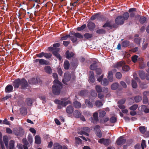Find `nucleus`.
<instances>
[{
  "label": "nucleus",
  "instance_id": "64",
  "mask_svg": "<svg viewBox=\"0 0 149 149\" xmlns=\"http://www.w3.org/2000/svg\"><path fill=\"white\" fill-rule=\"evenodd\" d=\"M63 101L59 100L58 99H56L54 100V102L55 104H58V105H62Z\"/></svg>",
  "mask_w": 149,
  "mask_h": 149
},
{
  "label": "nucleus",
  "instance_id": "28",
  "mask_svg": "<svg viewBox=\"0 0 149 149\" xmlns=\"http://www.w3.org/2000/svg\"><path fill=\"white\" fill-rule=\"evenodd\" d=\"M73 115L75 117L79 118L81 116V113L78 110H76L73 112Z\"/></svg>",
  "mask_w": 149,
  "mask_h": 149
},
{
  "label": "nucleus",
  "instance_id": "47",
  "mask_svg": "<svg viewBox=\"0 0 149 149\" xmlns=\"http://www.w3.org/2000/svg\"><path fill=\"white\" fill-rule=\"evenodd\" d=\"M106 113L104 111H100L99 113V116L100 118H103L105 115Z\"/></svg>",
  "mask_w": 149,
  "mask_h": 149
},
{
  "label": "nucleus",
  "instance_id": "10",
  "mask_svg": "<svg viewBox=\"0 0 149 149\" xmlns=\"http://www.w3.org/2000/svg\"><path fill=\"white\" fill-rule=\"evenodd\" d=\"M35 62H39L40 65H48L50 64V62L48 61L43 59H37L33 60Z\"/></svg>",
  "mask_w": 149,
  "mask_h": 149
},
{
  "label": "nucleus",
  "instance_id": "53",
  "mask_svg": "<svg viewBox=\"0 0 149 149\" xmlns=\"http://www.w3.org/2000/svg\"><path fill=\"white\" fill-rule=\"evenodd\" d=\"M97 67L96 63H93L90 65V68L91 70H93L96 69Z\"/></svg>",
  "mask_w": 149,
  "mask_h": 149
},
{
  "label": "nucleus",
  "instance_id": "25",
  "mask_svg": "<svg viewBox=\"0 0 149 149\" xmlns=\"http://www.w3.org/2000/svg\"><path fill=\"white\" fill-rule=\"evenodd\" d=\"M72 105L74 107L77 109L81 107V103L77 101L74 102L72 103Z\"/></svg>",
  "mask_w": 149,
  "mask_h": 149
},
{
  "label": "nucleus",
  "instance_id": "24",
  "mask_svg": "<svg viewBox=\"0 0 149 149\" xmlns=\"http://www.w3.org/2000/svg\"><path fill=\"white\" fill-rule=\"evenodd\" d=\"M136 17L138 18L140 17L139 19V22L141 24H143L144 23L146 20V18L144 17H141L139 15H136Z\"/></svg>",
  "mask_w": 149,
  "mask_h": 149
},
{
  "label": "nucleus",
  "instance_id": "39",
  "mask_svg": "<svg viewBox=\"0 0 149 149\" xmlns=\"http://www.w3.org/2000/svg\"><path fill=\"white\" fill-rule=\"evenodd\" d=\"M119 85L118 83H115L113 84L111 86V88L112 90H115L118 87Z\"/></svg>",
  "mask_w": 149,
  "mask_h": 149
},
{
  "label": "nucleus",
  "instance_id": "49",
  "mask_svg": "<svg viewBox=\"0 0 149 149\" xmlns=\"http://www.w3.org/2000/svg\"><path fill=\"white\" fill-rule=\"evenodd\" d=\"M75 143L76 145H79L82 143V140L79 138L77 137H75Z\"/></svg>",
  "mask_w": 149,
  "mask_h": 149
},
{
  "label": "nucleus",
  "instance_id": "55",
  "mask_svg": "<svg viewBox=\"0 0 149 149\" xmlns=\"http://www.w3.org/2000/svg\"><path fill=\"white\" fill-rule=\"evenodd\" d=\"M86 24H84L81 27H77V30L79 31H82L86 28Z\"/></svg>",
  "mask_w": 149,
  "mask_h": 149
},
{
  "label": "nucleus",
  "instance_id": "48",
  "mask_svg": "<svg viewBox=\"0 0 149 149\" xmlns=\"http://www.w3.org/2000/svg\"><path fill=\"white\" fill-rule=\"evenodd\" d=\"M84 36L86 38L88 39L93 37V35L92 34L86 33L84 35Z\"/></svg>",
  "mask_w": 149,
  "mask_h": 149
},
{
  "label": "nucleus",
  "instance_id": "43",
  "mask_svg": "<svg viewBox=\"0 0 149 149\" xmlns=\"http://www.w3.org/2000/svg\"><path fill=\"white\" fill-rule=\"evenodd\" d=\"M15 142L13 140L10 141L9 145V149H14V147Z\"/></svg>",
  "mask_w": 149,
  "mask_h": 149
},
{
  "label": "nucleus",
  "instance_id": "18",
  "mask_svg": "<svg viewBox=\"0 0 149 149\" xmlns=\"http://www.w3.org/2000/svg\"><path fill=\"white\" fill-rule=\"evenodd\" d=\"M13 87L11 85L8 84L6 87L5 89V92L6 93H11L13 92Z\"/></svg>",
  "mask_w": 149,
  "mask_h": 149
},
{
  "label": "nucleus",
  "instance_id": "15",
  "mask_svg": "<svg viewBox=\"0 0 149 149\" xmlns=\"http://www.w3.org/2000/svg\"><path fill=\"white\" fill-rule=\"evenodd\" d=\"M75 55V54L73 52H70L69 50L67 51L65 53V57L68 59L73 57Z\"/></svg>",
  "mask_w": 149,
  "mask_h": 149
},
{
  "label": "nucleus",
  "instance_id": "45",
  "mask_svg": "<svg viewBox=\"0 0 149 149\" xmlns=\"http://www.w3.org/2000/svg\"><path fill=\"white\" fill-rule=\"evenodd\" d=\"M138 105L137 104H135L129 108V109L130 110L134 111H135L137 108Z\"/></svg>",
  "mask_w": 149,
  "mask_h": 149
},
{
  "label": "nucleus",
  "instance_id": "61",
  "mask_svg": "<svg viewBox=\"0 0 149 149\" xmlns=\"http://www.w3.org/2000/svg\"><path fill=\"white\" fill-rule=\"evenodd\" d=\"M52 54L50 53H44V57L47 58L49 59L51 58Z\"/></svg>",
  "mask_w": 149,
  "mask_h": 149
},
{
  "label": "nucleus",
  "instance_id": "32",
  "mask_svg": "<svg viewBox=\"0 0 149 149\" xmlns=\"http://www.w3.org/2000/svg\"><path fill=\"white\" fill-rule=\"evenodd\" d=\"M138 56L137 55H134L132 57V61L135 63L137 61H138L139 60L142 61L143 59L142 58H139L138 59Z\"/></svg>",
  "mask_w": 149,
  "mask_h": 149
},
{
  "label": "nucleus",
  "instance_id": "46",
  "mask_svg": "<svg viewBox=\"0 0 149 149\" xmlns=\"http://www.w3.org/2000/svg\"><path fill=\"white\" fill-rule=\"evenodd\" d=\"M95 105L97 107H99L103 105L102 102L99 100H96L95 102Z\"/></svg>",
  "mask_w": 149,
  "mask_h": 149
},
{
  "label": "nucleus",
  "instance_id": "19",
  "mask_svg": "<svg viewBox=\"0 0 149 149\" xmlns=\"http://www.w3.org/2000/svg\"><path fill=\"white\" fill-rule=\"evenodd\" d=\"M78 63V59L75 58H72V62L70 63L71 64L73 67H76Z\"/></svg>",
  "mask_w": 149,
  "mask_h": 149
},
{
  "label": "nucleus",
  "instance_id": "60",
  "mask_svg": "<svg viewBox=\"0 0 149 149\" xmlns=\"http://www.w3.org/2000/svg\"><path fill=\"white\" fill-rule=\"evenodd\" d=\"M116 76L117 79H120L122 78V74L121 72H118L116 74Z\"/></svg>",
  "mask_w": 149,
  "mask_h": 149
},
{
  "label": "nucleus",
  "instance_id": "2",
  "mask_svg": "<svg viewBox=\"0 0 149 149\" xmlns=\"http://www.w3.org/2000/svg\"><path fill=\"white\" fill-rule=\"evenodd\" d=\"M70 36V40L73 43L77 42V38L81 39L83 38V36L79 33H75L73 31H70L69 33Z\"/></svg>",
  "mask_w": 149,
  "mask_h": 149
},
{
  "label": "nucleus",
  "instance_id": "22",
  "mask_svg": "<svg viewBox=\"0 0 149 149\" xmlns=\"http://www.w3.org/2000/svg\"><path fill=\"white\" fill-rule=\"evenodd\" d=\"M44 70L47 73L50 74L52 73V69L50 66H46L44 68Z\"/></svg>",
  "mask_w": 149,
  "mask_h": 149
},
{
  "label": "nucleus",
  "instance_id": "14",
  "mask_svg": "<svg viewBox=\"0 0 149 149\" xmlns=\"http://www.w3.org/2000/svg\"><path fill=\"white\" fill-rule=\"evenodd\" d=\"M71 77V75L68 72L65 73L64 75V79L63 80V83L65 84L64 81L67 82L69 81Z\"/></svg>",
  "mask_w": 149,
  "mask_h": 149
},
{
  "label": "nucleus",
  "instance_id": "16",
  "mask_svg": "<svg viewBox=\"0 0 149 149\" xmlns=\"http://www.w3.org/2000/svg\"><path fill=\"white\" fill-rule=\"evenodd\" d=\"M20 79H15L13 82V85L15 88H18L20 85Z\"/></svg>",
  "mask_w": 149,
  "mask_h": 149
},
{
  "label": "nucleus",
  "instance_id": "1",
  "mask_svg": "<svg viewBox=\"0 0 149 149\" xmlns=\"http://www.w3.org/2000/svg\"><path fill=\"white\" fill-rule=\"evenodd\" d=\"M63 88V84L58 80H54L53 81V85L52 86V92L55 95H59Z\"/></svg>",
  "mask_w": 149,
  "mask_h": 149
},
{
  "label": "nucleus",
  "instance_id": "57",
  "mask_svg": "<svg viewBox=\"0 0 149 149\" xmlns=\"http://www.w3.org/2000/svg\"><path fill=\"white\" fill-rule=\"evenodd\" d=\"M126 101L125 98H123L118 101L117 103L118 104L122 105L124 104Z\"/></svg>",
  "mask_w": 149,
  "mask_h": 149
},
{
  "label": "nucleus",
  "instance_id": "27",
  "mask_svg": "<svg viewBox=\"0 0 149 149\" xmlns=\"http://www.w3.org/2000/svg\"><path fill=\"white\" fill-rule=\"evenodd\" d=\"M130 41L127 40L123 41L121 43L122 47H127L130 45Z\"/></svg>",
  "mask_w": 149,
  "mask_h": 149
},
{
  "label": "nucleus",
  "instance_id": "26",
  "mask_svg": "<svg viewBox=\"0 0 149 149\" xmlns=\"http://www.w3.org/2000/svg\"><path fill=\"white\" fill-rule=\"evenodd\" d=\"M29 83L31 84H36L38 82V80L37 78H32L29 81Z\"/></svg>",
  "mask_w": 149,
  "mask_h": 149
},
{
  "label": "nucleus",
  "instance_id": "51",
  "mask_svg": "<svg viewBox=\"0 0 149 149\" xmlns=\"http://www.w3.org/2000/svg\"><path fill=\"white\" fill-rule=\"evenodd\" d=\"M139 130L142 134H144L146 132L145 127L144 126H140L139 128Z\"/></svg>",
  "mask_w": 149,
  "mask_h": 149
},
{
  "label": "nucleus",
  "instance_id": "9",
  "mask_svg": "<svg viewBox=\"0 0 149 149\" xmlns=\"http://www.w3.org/2000/svg\"><path fill=\"white\" fill-rule=\"evenodd\" d=\"M126 141V139L124 138L123 136H120L117 140L116 143L117 145L121 146L124 144Z\"/></svg>",
  "mask_w": 149,
  "mask_h": 149
},
{
  "label": "nucleus",
  "instance_id": "5",
  "mask_svg": "<svg viewBox=\"0 0 149 149\" xmlns=\"http://www.w3.org/2000/svg\"><path fill=\"white\" fill-rule=\"evenodd\" d=\"M24 132V129L21 127H19L18 128H14L13 131L14 134L20 137H22L23 136Z\"/></svg>",
  "mask_w": 149,
  "mask_h": 149
},
{
  "label": "nucleus",
  "instance_id": "37",
  "mask_svg": "<svg viewBox=\"0 0 149 149\" xmlns=\"http://www.w3.org/2000/svg\"><path fill=\"white\" fill-rule=\"evenodd\" d=\"M111 22L107 21L103 25V27H108L111 29Z\"/></svg>",
  "mask_w": 149,
  "mask_h": 149
},
{
  "label": "nucleus",
  "instance_id": "12",
  "mask_svg": "<svg viewBox=\"0 0 149 149\" xmlns=\"http://www.w3.org/2000/svg\"><path fill=\"white\" fill-rule=\"evenodd\" d=\"M60 49V48L55 49L52 52V54L57 58L59 61H61L62 59V57L60 54L58 53V52Z\"/></svg>",
  "mask_w": 149,
  "mask_h": 149
},
{
  "label": "nucleus",
  "instance_id": "23",
  "mask_svg": "<svg viewBox=\"0 0 149 149\" xmlns=\"http://www.w3.org/2000/svg\"><path fill=\"white\" fill-rule=\"evenodd\" d=\"M74 111V108L71 105H69L67 107L66 111L67 113L69 114L72 113Z\"/></svg>",
  "mask_w": 149,
  "mask_h": 149
},
{
  "label": "nucleus",
  "instance_id": "13",
  "mask_svg": "<svg viewBox=\"0 0 149 149\" xmlns=\"http://www.w3.org/2000/svg\"><path fill=\"white\" fill-rule=\"evenodd\" d=\"M101 143H103L105 146L109 145L111 143V141L109 139H104V138L100 139L98 141Z\"/></svg>",
  "mask_w": 149,
  "mask_h": 149
},
{
  "label": "nucleus",
  "instance_id": "21",
  "mask_svg": "<svg viewBox=\"0 0 149 149\" xmlns=\"http://www.w3.org/2000/svg\"><path fill=\"white\" fill-rule=\"evenodd\" d=\"M90 73L91 74L90 75L89 80L90 82L93 83L95 81V79L94 78V74L93 71H91Z\"/></svg>",
  "mask_w": 149,
  "mask_h": 149
},
{
  "label": "nucleus",
  "instance_id": "17",
  "mask_svg": "<svg viewBox=\"0 0 149 149\" xmlns=\"http://www.w3.org/2000/svg\"><path fill=\"white\" fill-rule=\"evenodd\" d=\"M87 26L90 31H92L94 30L96 26L94 23L92 22H90L88 23Z\"/></svg>",
  "mask_w": 149,
  "mask_h": 149
},
{
  "label": "nucleus",
  "instance_id": "20",
  "mask_svg": "<svg viewBox=\"0 0 149 149\" xmlns=\"http://www.w3.org/2000/svg\"><path fill=\"white\" fill-rule=\"evenodd\" d=\"M20 113L22 115H26L27 114V110L26 107H23L19 109Z\"/></svg>",
  "mask_w": 149,
  "mask_h": 149
},
{
  "label": "nucleus",
  "instance_id": "44",
  "mask_svg": "<svg viewBox=\"0 0 149 149\" xmlns=\"http://www.w3.org/2000/svg\"><path fill=\"white\" fill-rule=\"evenodd\" d=\"M62 146L60 145L58 143H54V149H61Z\"/></svg>",
  "mask_w": 149,
  "mask_h": 149
},
{
  "label": "nucleus",
  "instance_id": "11",
  "mask_svg": "<svg viewBox=\"0 0 149 149\" xmlns=\"http://www.w3.org/2000/svg\"><path fill=\"white\" fill-rule=\"evenodd\" d=\"M125 20L122 17V16L120 15L118 16L115 20V23L119 25H122L123 24Z\"/></svg>",
  "mask_w": 149,
  "mask_h": 149
},
{
  "label": "nucleus",
  "instance_id": "42",
  "mask_svg": "<svg viewBox=\"0 0 149 149\" xmlns=\"http://www.w3.org/2000/svg\"><path fill=\"white\" fill-rule=\"evenodd\" d=\"M88 92V91L86 90H81L80 91L79 93V95L81 96H84L86 95Z\"/></svg>",
  "mask_w": 149,
  "mask_h": 149
},
{
  "label": "nucleus",
  "instance_id": "34",
  "mask_svg": "<svg viewBox=\"0 0 149 149\" xmlns=\"http://www.w3.org/2000/svg\"><path fill=\"white\" fill-rule=\"evenodd\" d=\"M101 84L103 86H106L108 84L109 81L107 79L104 78L102 80Z\"/></svg>",
  "mask_w": 149,
  "mask_h": 149
},
{
  "label": "nucleus",
  "instance_id": "52",
  "mask_svg": "<svg viewBox=\"0 0 149 149\" xmlns=\"http://www.w3.org/2000/svg\"><path fill=\"white\" fill-rule=\"evenodd\" d=\"M96 32L99 34H105L106 33V31L104 29H99L97 30Z\"/></svg>",
  "mask_w": 149,
  "mask_h": 149
},
{
  "label": "nucleus",
  "instance_id": "31",
  "mask_svg": "<svg viewBox=\"0 0 149 149\" xmlns=\"http://www.w3.org/2000/svg\"><path fill=\"white\" fill-rule=\"evenodd\" d=\"M113 72L111 71H109L107 76V78L109 81L110 82L113 81Z\"/></svg>",
  "mask_w": 149,
  "mask_h": 149
},
{
  "label": "nucleus",
  "instance_id": "36",
  "mask_svg": "<svg viewBox=\"0 0 149 149\" xmlns=\"http://www.w3.org/2000/svg\"><path fill=\"white\" fill-rule=\"evenodd\" d=\"M85 103L88 107L92 108L93 107V104L88 100L87 99L85 100Z\"/></svg>",
  "mask_w": 149,
  "mask_h": 149
},
{
  "label": "nucleus",
  "instance_id": "4",
  "mask_svg": "<svg viewBox=\"0 0 149 149\" xmlns=\"http://www.w3.org/2000/svg\"><path fill=\"white\" fill-rule=\"evenodd\" d=\"M95 89L98 93H102L104 94H105L108 92V89L107 88L105 87H102L99 85H97L95 86Z\"/></svg>",
  "mask_w": 149,
  "mask_h": 149
},
{
  "label": "nucleus",
  "instance_id": "41",
  "mask_svg": "<svg viewBox=\"0 0 149 149\" xmlns=\"http://www.w3.org/2000/svg\"><path fill=\"white\" fill-rule=\"evenodd\" d=\"M142 97L140 96H137L134 97L135 101L136 103H138L142 100Z\"/></svg>",
  "mask_w": 149,
  "mask_h": 149
},
{
  "label": "nucleus",
  "instance_id": "33",
  "mask_svg": "<svg viewBox=\"0 0 149 149\" xmlns=\"http://www.w3.org/2000/svg\"><path fill=\"white\" fill-rule=\"evenodd\" d=\"M26 103L27 105L28 106H31L32 105V100L30 98H27L26 99Z\"/></svg>",
  "mask_w": 149,
  "mask_h": 149
},
{
  "label": "nucleus",
  "instance_id": "63",
  "mask_svg": "<svg viewBox=\"0 0 149 149\" xmlns=\"http://www.w3.org/2000/svg\"><path fill=\"white\" fill-rule=\"evenodd\" d=\"M57 71L58 74L60 76H62L63 74V71L60 67L59 66L57 68Z\"/></svg>",
  "mask_w": 149,
  "mask_h": 149
},
{
  "label": "nucleus",
  "instance_id": "30",
  "mask_svg": "<svg viewBox=\"0 0 149 149\" xmlns=\"http://www.w3.org/2000/svg\"><path fill=\"white\" fill-rule=\"evenodd\" d=\"M64 68L65 70H68L69 69L70 64L68 60H65L64 63Z\"/></svg>",
  "mask_w": 149,
  "mask_h": 149
},
{
  "label": "nucleus",
  "instance_id": "62",
  "mask_svg": "<svg viewBox=\"0 0 149 149\" xmlns=\"http://www.w3.org/2000/svg\"><path fill=\"white\" fill-rule=\"evenodd\" d=\"M141 146L142 149H144V148H146V146L145 140H142L141 143Z\"/></svg>",
  "mask_w": 149,
  "mask_h": 149
},
{
  "label": "nucleus",
  "instance_id": "7",
  "mask_svg": "<svg viewBox=\"0 0 149 149\" xmlns=\"http://www.w3.org/2000/svg\"><path fill=\"white\" fill-rule=\"evenodd\" d=\"M28 84L27 81L24 78L20 79V85L21 88L22 89H25L28 86Z\"/></svg>",
  "mask_w": 149,
  "mask_h": 149
},
{
  "label": "nucleus",
  "instance_id": "3",
  "mask_svg": "<svg viewBox=\"0 0 149 149\" xmlns=\"http://www.w3.org/2000/svg\"><path fill=\"white\" fill-rule=\"evenodd\" d=\"M122 67V69L123 71L125 72H128L130 69V68L128 65H125V62L123 61H120L116 64L114 66V67L118 69Z\"/></svg>",
  "mask_w": 149,
  "mask_h": 149
},
{
  "label": "nucleus",
  "instance_id": "58",
  "mask_svg": "<svg viewBox=\"0 0 149 149\" xmlns=\"http://www.w3.org/2000/svg\"><path fill=\"white\" fill-rule=\"evenodd\" d=\"M27 139L30 144H31L33 142V139L31 135L29 134L28 136Z\"/></svg>",
  "mask_w": 149,
  "mask_h": 149
},
{
  "label": "nucleus",
  "instance_id": "50",
  "mask_svg": "<svg viewBox=\"0 0 149 149\" xmlns=\"http://www.w3.org/2000/svg\"><path fill=\"white\" fill-rule=\"evenodd\" d=\"M110 122L111 123H114L117 121V118L115 116H112L109 119Z\"/></svg>",
  "mask_w": 149,
  "mask_h": 149
},
{
  "label": "nucleus",
  "instance_id": "54",
  "mask_svg": "<svg viewBox=\"0 0 149 149\" xmlns=\"http://www.w3.org/2000/svg\"><path fill=\"white\" fill-rule=\"evenodd\" d=\"M70 34H67L65 36H64L62 37H61L60 40L61 41L63 40H67L68 38L70 37Z\"/></svg>",
  "mask_w": 149,
  "mask_h": 149
},
{
  "label": "nucleus",
  "instance_id": "38",
  "mask_svg": "<svg viewBox=\"0 0 149 149\" xmlns=\"http://www.w3.org/2000/svg\"><path fill=\"white\" fill-rule=\"evenodd\" d=\"M100 15V14L99 13H97L92 16L91 19L92 20H94L97 18L99 17Z\"/></svg>",
  "mask_w": 149,
  "mask_h": 149
},
{
  "label": "nucleus",
  "instance_id": "29",
  "mask_svg": "<svg viewBox=\"0 0 149 149\" xmlns=\"http://www.w3.org/2000/svg\"><path fill=\"white\" fill-rule=\"evenodd\" d=\"M35 143L37 144H40L41 140L40 137L38 135H36L35 138Z\"/></svg>",
  "mask_w": 149,
  "mask_h": 149
},
{
  "label": "nucleus",
  "instance_id": "40",
  "mask_svg": "<svg viewBox=\"0 0 149 149\" xmlns=\"http://www.w3.org/2000/svg\"><path fill=\"white\" fill-rule=\"evenodd\" d=\"M139 76L142 79H144L145 78V72L142 71L139 72Z\"/></svg>",
  "mask_w": 149,
  "mask_h": 149
},
{
  "label": "nucleus",
  "instance_id": "59",
  "mask_svg": "<svg viewBox=\"0 0 149 149\" xmlns=\"http://www.w3.org/2000/svg\"><path fill=\"white\" fill-rule=\"evenodd\" d=\"M90 94L91 96L93 97H95L97 96V93L95 91L92 90H91Z\"/></svg>",
  "mask_w": 149,
  "mask_h": 149
},
{
  "label": "nucleus",
  "instance_id": "6",
  "mask_svg": "<svg viewBox=\"0 0 149 149\" xmlns=\"http://www.w3.org/2000/svg\"><path fill=\"white\" fill-rule=\"evenodd\" d=\"M82 130L78 132V133L81 135H85L89 136V133L90 132V129L88 127H84L81 128Z\"/></svg>",
  "mask_w": 149,
  "mask_h": 149
},
{
  "label": "nucleus",
  "instance_id": "8",
  "mask_svg": "<svg viewBox=\"0 0 149 149\" xmlns=\"http://www.w3.org/2000/svg\"><path fill=\"white\" fill-rule=\"evenodd\" d=\"M91 122L95 124H96L99 120L98 116V113L97 112L93 113V117H91L89 118Z\"/></svg>",
  "mask_w": 149,
  "mask_h": 149
},
{
  "label": "nucleus",
  "instance_id": "56",
  "mask_svg": "<svg viewBox=\"0 0 149 149\" xmlns=\"http://www.w3.org/2000/svg\"><path fill=\"white\" fill-rule=\"evenodd\" d=\"M132 85L133 88H136L137 87V84L136 81L134 80H132Z\"/></svg>",
  "mask_w": 149,
  "mask_h": 149
},
{
  "label": "nucleus",
  "instance_id": "35",
  "mask_svg": "<svg viewBox=\"0 0 149 149\" xmlns=\"http://www.w3.org/2000/svg\"><path fill=\"white\" fill-rule=\"evenodd\" d=\"M122 17L124 20H127L129 17V15L127 12H125L122 15Z\"/></svg>",
  "mask_w": 149,
  "mask_h": 149
}]
</instances>
